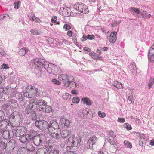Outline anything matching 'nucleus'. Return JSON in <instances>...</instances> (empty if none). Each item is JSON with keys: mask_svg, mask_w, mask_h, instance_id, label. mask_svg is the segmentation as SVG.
I'll return each instance as SVG.
<instances>
[{"mask_svg": "<svg viewBox=\"0 0 154 154\" xmlns=\"http://www.w3.org/2000/svg\"><path fill=\"white\" fill-rule=\"evenodd\" d=\"M60 129L58 124L56 122L48 124V133L52 137L55 138L56 140L59 139V135Z\"/></svg>", "mask_w": 154, "mask_h": 154, "instance_id": "obj_1", "label": "nucleus"}, {"mask_svg": "<svg viewBox=\"0 0 154 154\" xmlns=\"http://www.w3.org/2000/svg\"><path fill=\"white\" fill-rule=\"evenodd\" d=\"M5 114L4 112L0 110V128L3 129L5 128L7 125H8L10 121L15 120L14 112L11 114L9 118V120L5 119Z\"/></svg>", "mask_w": 154, "mask_h": 154, "instance_id": "obj_2", "label": "nucleus"}, {"mask_svg": "<svg viewBox=\"0 0 154 154\" xmlns=\"http://www.w3.org/2000/svg\"><path fill=\"white\" fill-rule=\"evenodd\" d=\"M41 60L39 58H35L32 60L29 64V66L35 67H46L48 66L54 67L55 65L49 63L48 62H42Z\"/></svg>", "mask_w": 154, "mask_h": 154, "instance_id": "obj_3", "label": "nucleus"}, {"mask_svg": "<svg viewBox=\"0 0 154 154\" xmlns=\"http://www.w3.org/2000/svg\"><path fill=\"white\" fill-rule=\"evenodd\" d=\"M81 141V138L79 136L77 137H71L69 138L67 140L68 146L69 147H72L76 144L77 145H80Z\"/></svg>", "mask_w": 154, "mask_h": 154, "instance_id": "obj_4", "label": "nucleus"}, {"mask_svg": "<svg viewBox=\"0 0 154 154\" xmlns=\"http://www.w3.org/2000/svg\"><path fill=\"white\" fill-rule=\"evenodd\" d=\"M48 123L45 121L39 120L36 121L35 125L38 128L42 130H45L46 129H48Z\"/></svg>", "mask_w": 154, "mask_h": 154, "instance_id": "obj_5", "label": "nucleus"}, {"mask_svg": "<svg viewBox=\"0 0 154 154\" xmlns=\"http://www.w3.org/2000/svg\"><path fill=\"white\" fill-rule=\"evenodd\" d=\"M74 8H75L78 11L86 14L88 12V10L87 6L83 3H77L74 6Z\"/></svg>", "mask_w": 154, "mask_h": 154, "instance_id": "obj_6", "label": "nucleus"}, {"mask_svg": "<svg viewBox=\"0 0 154 154\" xmlns=\"http://www.w3.org/2000/svg\"><path fill=\"white\" fill-rule=\"evenodd\" d=\"M45 136L43 134H38L36 137L34 138L32 141L34 144L37 146L39 145L41 143H43L45 141Z\"/></svg>", "mask_w": 154, "mask_h": 154, "instance_id": "obj_7", "label": "nucleus"}, {"mask_svg": "<svg viewBox=\"0 0 154 154\" xmlns=\"http://www.w3.org/2000/svg\"><path fill=\"white\" fill-rule=\"evenodd\" d=\"M97 140V138L95 136L93 135L90 137L85 145L86 147L88 149H91L93 145L96 143Z\"/></svg>", "mask_w": 154, "mask_h": 154, "instance_id": "obj_8", "label": "nucleus"}, {"mask_svg": "<svg viewBox=\"0 0 154 154\" xmlns=\"http://www.w3.org/2000/svg\"><path fill=\"white\" fill-rule=\"evenodd\" d=\"M63 85L66 87H68L70 88H79V84L74 81H70L69 80H68L66 82H64L63 83Z\"/></svg>", "mask_w": 154, "mask_h": 154, "instance_id": "obj_9", "label": "nucleus"}, {"mask_svg": "<svg viewBox=\"0 0 154 154\" xmlns=\"http://www.w3.org/2000/svg\"><path fill=\"white\" fill-rule=\"evenodd\" d=\"M33 103L35 104L34 99H32L29 100L25 110L26 113L28 114L31 112L33 107Z\"/></svg>", "mask_w": 154, "mask_h": 154, "instance_id": "obj_10", "label": "nucleus"}, {"mask_svg": "<svg viewBox=\"0 0 154 154\" xmlns=\"http://www.w3.org/2000/svg\"><path fill=\"white\" fill-rule=\"evenodd\" d=\"M117 32H108L107 33V36L108 39L109 41L110 42L114 43L116 40V34Z\"/></svg>", "mask_w": 154, "mask_h": 154, "instance_id": "obj_11", "label": "nucleus"}, {"mask_svg": "<svg viewBox=\"0 0 154 154\" xmlns=\"http://www.w3.org/2000/svg\"><path fill=\"white\" fill-rule=\"evenodd\" d=\"M38 135L37 132L34 130L30 131L29 133L26 134V136H28V139L30 141H32L34 138H35Z\"/></svg>", "mask_w": 154, "mask_h": 154, "instance_id": "obj_12", "label": "nucleus"}, {"mask_svg": "<svg viewBox=\"0 0 154 154\" xmlns=\"http://www.w3.org/2000/svg\"><path fill=\"white\" fill-rule=\"evenodd\" d=\"M34 99L35 104L37 105L42 106H45L47 104V103L43 100H38L36 98Z\"/></svg>", "mask_w": 154, "mask_h": 154, "instance_id": "obj_13", "label": "nucleus"}, {"mask_svg": "<svg viewBox=\"0 0 154 154\" xmlns=\"http://www.w3.org/2000/svg\"><path fill=\"white\" fill-rule=\"evenodd\" d=\"M2 135L4 139H7L11 138L13 135V133L11 131H5L3 132Z\"/></svg>", "mask_w": 154, "mask_h": 154, "instance_id": "obj_14", "label": "nucleus"}, {"mask_svg": "<svg viewBox=\"0 0 154 154\" xmlns=\"http://www.w3.org/2000/svg\"><path fill=\"white\" fill-rule=\"evenodd\" d=\"M69 77L66 74H63L60 75L58 77V79L59 80L63 82V83H64V82H66L68 80H69Z\"/></svg>", "mask_w": 154, "mask_h": 154, "instance_id": "obj_15", "label": "nucleus"}, {"mask_svg": "<svg viewBox=\"0 0 154 154\" xmlns=\"http://www.w3.org/2000/svg\"><path fill=\"white\" fill-rule=\"evenodd\" d=\"M142 13H141L140 17L141 18H143L145 19H148L151 16L150 14L147 12L143 11L141 10Z\"/></svg>", "mask_w": 154, "mask_h": 154, "instance_id": "obj_16", "label": "nucleus"}, {"mask_svg": "<svg viewBox=\"0 0 154 154\" xmlns=\"http://www.w3.org/2000/svg\"><path fill=\"white\" fill-rule=\"evenodd\" d=\"M69 131L64 130L62 131L61 132L60 131V133L59 134L63 138L65 139L69 136Z\"/></svg>", "mask_w": 154, "mask_h": 154, "instance_id": "obj_17", "label": "nucleus"}, {"mask_svg": "<svg viewBox=\"0 0 154 154\" xmlns=\"http://www.w3.org/2000/svg\"><path fill=\"white\" fill-rule=\"evenodd\" d=\"M112 85L116 87L118 89H123V88L122 84L117 81H114L112 84Z\"/></svg>", "mask_w": 154, "mask_h": 154, "instance_id": "obj_18", "label": "nucleus"}, {"mask_svg": "<svg viewBox=\"0 0 154 154\" xmlns=\"http://www.w3.org/2000/svg\"><path fill=\"white\" fill-rule=\"evenodd\" d=\"M28 50L26 48H23L20 49L19 54L21 56H24L28 52Z\"/></svg>", "mask_w": 154, "mask_h": 154, "instance_id": "obj_19", "label": "nucleus"}, {"mask_svg": "<svg viewBox=\"0 0 154 154\" xmlns=\"http://www.w3.org/2000/svg\"><path fill=\"white\" fill-rule=\"evenodd\" d=\"M60 123L61 124H64V126H68L69 125L70 123L68 120L64 118H62L60 120Z\"/></svg>", "mask_w": 154, "mask_h": 154, "instance_id": "obj_20", "label": "nucleus"}, {"mask_svg": "<svg viewBox=\"0 0 154 154\" xmlns=\"http://www.w3.org/2000/svg\"><path fill=\"white\" fill-rule=\"evenodd\" d=\"M83 104H86L87 105L90 106L91 104V101L88 98L86 97L83 98L82 99Z\"/></svg>", "mask_w": 154, "mask_h": 154, "instance_id": "obj_21", "label": "nucleus"}, {"mask_svg": "<svg viewBox=\"0 0 154 154\" xmlns=\"http://www.w3.org/2000/svg\"><path fill=\"white\" fill-rule=\"evenodd\" d=\"M63 15L65 17H68L71 14L70 9L69 8L63 9Z\"/></svg>", "mask_w": 154, "mask_h": 154, "instance_id": "obj_22", "label": "nucleus"}, {"mask_svg": "<svg viewBox=\"0 0 154 154\" xmlns=\"http://www.w3.org/2000/svg\"><path fill=\"white\" fill-rule=\"evenodd\" d=\"M38 91V88L35 90H30L29 92V94H28V96L30 97H34Z\"/></svg>", "mask_w": 154, "mask_h": 154, "instance_id": "obj_23", "label": "nucleus"}, {"mask_svg": "<svg viewBox=\"0 0 154 154\" xmlns=\"http://www.w3.org/2000/svg\"><path fill=\"white\" fill-rule=\"evenodd\" d=\"M26 148L27 150L30 151H32L34 150V148L31 142H28L26 144Z\"/></svg>", "mask_w": 154, "mask_h": 154, "instance_id": "obj_24", "label": "nucleus"}, {"mask_svg": "<svg viewBox=\"0 0 154 154\" xmlns=\"http://www.w3.org/2000/svg\"><path fill=\"white\" fill-rule=\"evenodd\" d=\"M27 137L26 134L25 135L22 136L20 138V141L22 143H24L27 141L29 140L28 139V137Z\"/></svg>", "mask_w": 154, "mask_h": 154, "instance_id": "obj_25", "label": "nucleus"}, {"mask_svg": "<svg viewBox=\"0 0 154 154\" xmlns=\"http://www.w3.org/2000/svg\"><path fill=\"white\" fill-rule=\"evenodd\" d=\"M129 9L130 11H134L138 14H140L141 13H142L141 10L140 11L139 9L135 7H131Z\"/></svg>", "mask_w": 154, "mask_h": 154, "instance_id": "obj_26", "label": "nucleus"}, {"mask_svg": "<svg viewBox=\"0 0 154 154\" xmlns=\"http://www.w3.org/2000/svg\"><path fill=\"white\" fill-rule=\"evenodd\" d=\"M115 137H109V138L108 140V141L111 144L113 145H116V141L115 139Z\"/></svg>", "mask_w": 154, "mask_h": 154, "instance_id": "obj_27", "label": "nucleus"}, {"mask_svg": "<svg viewBox=\"0 0 154 154\" xmlns=\"http://www.w3.org/2000/svg\"><path fill=\"white\" fill-rule=\"evenodd\" d=\"M3 93L6 94H11L12 93V90L11 88H6L3 90Z\"/></svg>", "mask_w": 154, "mask_h": 154, "instance_id": "obj_28", "label": "nucleus"}, {"mask_svg": "<svg viewBox=\"0 0 154 154\" xmlns=\"http://www.w3.org/2000/svg\"><path fill=\"white\" fill-rule=\"evenodd\" d=\"M135 135L138 137L140 139L139 140H144V135L142 134H140L138 132H135Z\"/></svg>", "mask_w": 154, "mask_h": 154, "instance_id": "obj_29", "label": "nucleus"}, {"mask_svg": "<svg viewBox=\"0 0 154 154\" xmlns=\"http://www.w3.org/2000/svg\"><path fill=\"white\" fill-rule=\"evenodd\" d=\"M154 84V78H151L148 82V86L149 88H151Z\"/></svg>", "mask_w": 154, "mask_h": 154, "instance_id": "obj_30", "label": "nucleus"}, {"mask_svg": "<svg viewBox=\"0 0 154 154\" xmlns=\"http://www.w3.org/2000/svg\"><path fill=\"white\" fill-rule=\"evenodd\" d=\"M124 145L126 146L127 148H131L132 147L131 143L128 141L125 140L123 142Z\"/></svg>", "mask_w": 154, "mask_h": 154, "instance_id": "obj_31", "label": "nucleus"}, {"mask_svg": "<svg viewBox=\"0 0 154 154\" xmlns=\"http://www.w3.org/2000/svg\"><path fill=\"white\" fill-rule=\"evenodd\" d=\"M30 117L33 120H35L37 118V115L35 111H31Z\"/></svg>", "mask_w": 154, "mask_h": 154, "instance_id": "obj_32", "label": "nucleus"}, {"mask_svg": "<svg viewBox=\"0 0 154 154\" xmlns=\"http://www.w3.org/2000/svg\"><path fill=\"white\" fill-rule=\"evenodd\" d=\"M45 112H46L50 113L52 111L53 109L52 107L51 106L47 105L46 106H45Z\"/></svg>", "mask_w": 154, "mask_h": 154, "instance_id": "obj_33", "label": "nucleus"}, {"mask_svg": "<svg viewBox=\"0 0 154 154\" xmlns=\"http://www.w3.org/2000/svg\"><path fill=\"white\" fill-rule=\"evenodd\" d=\"M98 115L99 117L103 118H105L106 116L105 113L104 112H102L100 111H98Z\"/></svg>", "mask_w": 154, "mask_h": 154, "instance_id": "obj_34", "label": "nucleus"}, {"mask_svg": "<svg viewBox=\"0 0 154 154\" xmlns=\"http://www.w3.org/2000/svg\"><path fill=\"white\" fill-rule=\"evenodd\" d=\"M61 153L58 150L54 149L51 150L49 152V154H60Z\"/></svg>", "mask_w": 154, "mask_h": 154, "instance_id": "obj_35", "label": "nucleus"}, {"mask_svg": "<svg viewBox=\"0 0 154 154\" xmlns=\"http://www.w3.org/2000/svg\"><path fill=\"white\" fill-rule=\"evenodd\" d=\"M14 8L18 9L20 7L21 4V2L20 1H17L14 2Z\"/></svg>", "mask_w": 154, "mask_h": 154, "instance_id": "obj_36", "label": "nucleus"}, {"mask_svg": "<svg viewBox=\"0 0 154 154\" xmlns=\"http://www.w3.org/2000/svg\"><path fill=\"white\" fill-rule=\"evenodd\" d=\"M15 120L18 121L20 119L21 117L19 114L17 112H14Z\"/></svg>", "mask_w": 154, "mask_h": 154, "instance_id": "obj_37", "label": "nucleus"}, {"mask_svg": "<svg viewBox=\"0 0 154 154\" xmlns=\"http://www.w3.org/2000/svg\"><path fill=\"white\" fill-rule=\"evenodd\" d=\"M154 55V48L151 47V48L149 49V53L148 54V57H149L150 56H152Z\"/></svg>", "mask_w": 154, "mask_h": 154, "instance_id": "obj_38", "label": "nucleus"}, {"mask_svg": "<svg viewBox=\"0 0 154 154\" xmlns=\"http://www.w3.org/2000/svg\"><path fill=\"white\" fill-rule=\"evenodd\" d=\"M36 154H47V153L43 149H40L36 152Z\"/></svg>", "mask_w": 154, "mask_h": 154, "instance_id": "obj_39", "label": "nucleus"}, {"mask_svg": "<svg viewBox=\"0 0 154 154\" xmlns=\"http://www.w3.org/2000/svg\"><path fill=\"white\" fill-rule=\"evenodd\" d=\"M128 99L131 101V103L134 104V98L132 95H130L128 96Z\"/></svg>", "mask_w": 154, "mask_h": 154, "instance_id": "obj_40", "label": "nucleus"}, {"mask_svg": "<svg viewBox=\"0 0 154 154\" xmlns=\"http://www.w3.org/2000/svg\"><path fill=\"white\" fill-rule=\"evenodd\" d=\"M80 101L79 98L78 97H74L72 100V102L73 103H77Z\"/></svg>", "mask_w": 154, "mask_h": 154, "instance_id": "obj_41", "label": "nucleus"}, {"mask_svg": "<svg viewBox=\"0 0 154 154\" xmlns=\"http://www.w3.org/2000/svg\"><path fill=\"white\" fill-rule=\"evenodd\" d=\"M30 32L32 34L34 35H37L39 34L38 31L36 29H31L30 30Z\"/></svg>", "mask_w": 154, "mask_h": 154, "instance_id": "obj_42", "label": "nucleus"}, {"mask_svg": "<svg viewBox=\"0 0 154 154\" xmlns=\"http://www.w3.org/2000/svg\"><path fill=\"white\" fill-rule=\"evenodd\" d=\"M51 81L57 85H59L61 84L60 82L59 81L57 80L56 79H52L51 80Z\"/></svg>", "mask_w": 154, "mask_h": 154, "instance_id": "obj_43", "label": "nucleus"}, {"mask_svg": "<svg viewBox=\"0 0 154 154\" xmlns=\"http://www.w3.org/2000/svg\"><path fill=\"white\" fill-rule=\"evenodd\" d=\"M71 28V26L67 24H65L63 26V29H65L66 31L70 30Z\"/></svg>", "mask_w": 154, "mask_h": 154, "instance_id": "obj_44", "label": "nucleus"}, {"mask_svg": "<svg viewBox=\"0 0 154 154\" xmlns=\"http://www.w3.org/2000/svg\"><path fill=\"white\" fill-rule=\"evenodd\" d=\"M35 17V15L34 14L32 13H29L28 17L30 20H32Z\"/></svg>", "mask_w": 154, "mask_h": 154, "instance_id": "obj_45", "label": "nucleus"}, {"mask_svg": "<svg viewBox=\"0 0 154 154\" xmlns=\"http://www.w3.org/2000/svg\"><path fill=\"white\" fill-rule=\"evenodd\" d=\"M124 127L125 128H127V129L128 130H130L132 129L131 125L127 123H125V124Z\"/></svg>", "mask_w": 154, "mask_h": 154, "instance_id": "obj_46", "label": "nucleus"}, {"mask_svg": "<svg viewBox=\"0 0 154 154\" xmlns=\"http://www.w3.org/2000/svg\"><path fill=\"white\" fill-rule=\"evenodd\" d=\"M95 38V36L94 35H88L87 36V38L90 39L92 40L93 39Z\"/></svg>", "mask_w": 154, "mask_h": 154, "instance_id": "obj_47", "label": "nucleus"}, {"mask_svg": "<svg viewBox=\"0 0 154 154\" xmlns=\"http://www.w3.org/2000/svg\"><path fill=\"white\" fill-rule=\"evenodd\" d=\"M32 20L35 21L36 22L38 23H40L41 22V20L36 17H34L33 19Z\"/></svg>", "mask_w": 154, "mask_h": 154, "instance_id": "obj_48", "label": "nucleus"}, {"mask_svg": "<svg viewBox=\"0 0 154 154\" xmlns=\"http://www.w3.org/2000/svg\"><path fill=\"white\" fill-rule=\"evenodd\" d=\"M109 134L110 135L109 137H116V135L114 134V132L112 131H111L109 132Z\"/></svg>", "mask_w": 154, "mask_h": 154, "instance_id": "obj_49", "label": "nucleus"}, {"mask_svg": "<svg viewBox=\"0 0 154 154\" xmlns=\"http://www.w3.org/2000/svg\"><path fill=\"white\" fill-rule=\"evenodd\" d=\"M57 17L55 16H54L52 17V18L51 19V21L53 23H55L56 22V20L57 19Z\"/></svg>", "mask_w": 154, "mask_h": 154, "instance_id": "obj_50", "label": "nucleus"}, {"mask_svg": "<svg viewBox=\"0 0 154 154\" xmlns=\"http://www.w3.org/2000/svg\"><path fill=\"white\" fill-rule=\"evenodd\" d=\"M118 121L122 123H124L125 122V119L123 118H119L118 119Z\"/></svg>", "mask_w": 154, "mask_h": 154, "instance_id": "obj_51", "label": "nucleus"}, {"mask_svg": "<svg viewBox=\"0 0 154 154\" xmlns=\"http://www.w3.org/2000/svg\"><path fill=\"white\" fill-rule=\"evenodd\" d=\"M144 141L145 140H139V145L141 146H143L144 145Z\"/></svg>", "mask_w": 154, "mask_h": 154, "instance_id": "obj_52", "label": "nucleus"}, {"mask_svg": "<svg viewBox=\"0 0 154 154\" xmlns=\"http://www.w3.org/2000/svg\"><path fill=\"white\" fill-rule=\"evenodd\" d=\"M91 56L93 57L95 59H98V56L97 54L96 53L92 54Z\"/></svg>", "mask_w": 154, "mask_h": 154, "instance_id": "obj_53", "label": "nucleus"}, {"mask_svg": "<svg viewBox=\"0 0 154 154\" xmlns=\"http://www.w3.org/2000/svg\"><path fill=\"white\" fill-rule=\"evenodd\" d=\"M75 153L74 151H67L65 152V154H75Z\"/></svg>", "mask_w": 154, "mask_h": 154, "instance_id": "obj_54", "label": "nucleus"}, {"mask_svg": "<svg viewBox=\"0 0 154 154\" xmlns=\"http://www.w3.org/2000/svg\"><path fill=\"white\" fill-rule=\"evenodd\" d=\"M117 25V22L116 21H114L111 24V26L112 27H115Z\"/></svg>", "mask_w": 154, "mask_h": 154, "instance_id": "obj_55", "label": "nucleus"}, {"mask_svg": "<svg viewBox=\"0 0 154 154\" xmlns=\"http://www.w3.org/2000/svg\"><path fill=\"white\" fill-rule=\"evenodd\" d=\"M67 34L68 36L71 37L72 36V32L71 31H69L67 32Z\"/></svg>", "mask_w": 154, "mask_h": 154, "instance_id": "obj_56", "label": "nucleus"}, {"mask_svg": "<svg viewBox=\"0 0 154 154\" xmlns=\"http://www.w3.org/2000/svg\"><path fill=\"white\" fill-rule=\"evenodd\" d=\"M71 93L74 95H77L78 94V92L77 91L75 90H73L71 91Z\"/></svg>", "mask_w": 154, "mask_h": 154, "instance_id": "obj_57", "label": "nucleus"}, {"mask_svg": "<svg viewBox=\"0 0 154 154\" xmlns=\"http://www.w3.org/2000/svg\"><path fill=\"white\" fill-rule=\"evenodd\" d=\"M152 56H150L148 57V58H149L150 60L153 61H154V55H151Z\"/></svg>", "mask_w": 154, "mask_h": 154, "instance_id": "obj_58", "label": "nucleus"}, {"mask_svg": "<svg viewBox=\"0 0 154 154\" xmlns=\"http://www.w3.org/2000/svg\"><path fill=\"white\" fill-rule=\"evenodd\" d=\"M149 144L151 146H154V140H150Z\"/></svg>", "mask_w": 154, "mask_h": 154, "instance_id": "obj_59", "label": "nucleus"}, {"mask_svg": "<svg viewBox=\"0 0 154 154\" xmlns=\"http://www.w3.org/2000/svg\"><path fill=\"white\" fill-rule=\"evenodd\" d=\"M130 66L131 67H136V64L134 62H132V63L131 64V65Z\"/></svg>", "mask_w": 154, "mask_h": 154, "instance_id": "obj_60", "label": "nucleus"}, {"mask_svg": "<svg viewBox=\"0 0 154 154\" xmlns=\"http://www.w3.org/2000/svg\"><path fill=\"white\" fill-rule=\"evenodd\" d=\"M84 50L85 51H87L88 52H90L91 51V49L90 48H87L86 47H84Z\"/></svg>", "mask_w": 154, "mask_h": 154, "instance_id": "obj_61", "label": "nucleus"}, {"mask_svg": "<svg viewBox=\"0 0 154 154\" xmlns=\"http://www.w3.org/2000/svg\"><path fill=\"white\" fill-rule=\"evenodd\" d=\"M87 38V36L85 35L83 36L82 38V42L85 41Z\"/></svg>", "mask_w": 154, "mask_h": 154, "instance_id": "obj_62", "label": "nucleus"}, {"mask_svg": "<svg viewBox=\"0 0 154 154\" xmlns=\"http://www.w3.org/2000/svg\"><path fill=\"white\" fill-rule=\"evenodd\" d=\"M1 67H9L8 64H3L1 65Z\"/></svg>", "mask_w": 154, "mask_h": 154, "instance_id": "obj_63", "label": "nucleus"}, {"mask_svg": "<svg viewBox=\"0 0 154 154\" xmlns=\"http://www.w3.org/2000/svg\"><path fill=\"white\" fill-rule=\"evenodd\" d=\"M29 94V93H28L27 92L25 93L24 94V96L26 97H27L29 98H31L32 97H30L28 96V94Z\"/></svg>", "mask_w": 154, "mask_h": 154, "instance_id": "obj_64", "label": "nucleus"}]
</instances>
